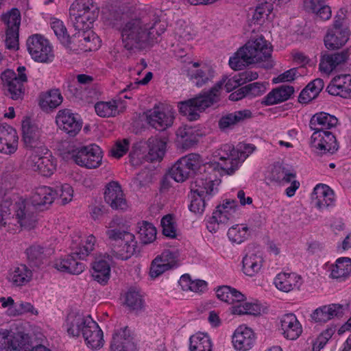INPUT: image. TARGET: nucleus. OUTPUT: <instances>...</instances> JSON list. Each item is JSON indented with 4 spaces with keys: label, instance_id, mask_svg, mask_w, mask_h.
I'll return each mask as SVG.
<instances>
[{
    "label": "nucleus",
    "instance_id": "f257e3e1",
    "mask_svg": "<svg viewBox=\"0 0 351 351\" xmlns=\"http://www.w3.org/2000/svg\"><path fill=\"white\" fill-rule=\"evenodd\" d=\"M159 24H152L147 18L132 19L127 21L121 29L122 43L128 50L143 49L156 41L160 34L154 29Z\"/></svg>",
    "mask_w": 351,
    "mask_h": 351
},
{
    "label": "nucleus",
    "instance_id": "f03ea898",
    "mask_svg": "<svg viewBox=\"0 0 351 351\" xmlns=\"http://www.w3.org/2000/svg\"><path fill=\"white\" fill-rule=\"evenodd\" d=\"M272 51L271 44L262 35L252 36L229 59V65L234 70L266 60Z\"/></svg>",
    "mask_w": 351,
    "mask_h": 351
},
{
    "label": "nucleus",
    "instance_id": "7ed1b4c3",
    "mask_svg": "<svg viewBox=\"0 0 351 351\" xmlns=\"http://www.w3.org/2000/svg\"><path fill=\"white\" fill-rule=\"evenodd\" d=\"M66 326L70 336L79 337L82 335L88 348L97 350L104 346L103 331L90 316L71 313L66 319Z\"/></svg>",
    "mask_w": 351,
    "mask_h": 351
},
{
    "label": "nucleus",
    "instance_id": "20e7f679",
    "mask_svg": "<svg viewBox=\"0 0 351 351\" xmlns=\"http://www.w3.org/2000/svg\"><path fill=\"white\" fill-rule=\"evenodd\" d=\"M350 21L344 9H339L335 16L332 25L324 37V45L330 50L338 49L348 42L350 35Z\"/></svg>",
    "mask_w": 351,
    "mask_h": 351
},
{
    "label": "nucleus",
    "instance_id": "39448f33",
    "mask_svg": "<svg viewBox=\"0 0 351 351\" xmlns=\"http://www.w3.org/2000/svg\"><path fill=\"white\" fill-rule=\"evenodd\" d=\"M69 12L74 27L81 31L91 28L98 17L99 8L93 0H76L71 4Z\"/></svg>",
    "mask_w": 351,
    "mask_h": 351
},
{
    "label": "nucleus",
    "instance_id": "423d86ee",
    "mask_svg": "<svg viewBox=\"0 0 351 351\" xmlns=\"http://www.w3.org/2000/svg\"><path fill=\"white\" fill-rule=\"evenodd\" d=\"M219 100V89H210L204 94L179 103V110L189 121L199 118V112Z\"/></svg>",
    "mask_w": 351,
    "mask_h": 351
},
{
    "label": "nucleus",
    "instance_id": "0eeeda50",
    "mask_svg": "<svg viewBox=\"0 0 351 351\" xmlns=\"http://www.w3.org/2000/svg\"><path fill=\"white\" fill-rule=\"evenodd\" d=\"M71 158L79 166L87 169H95L100 166L102 152L96 145L75 147L69 151Z\"/></svg>",
    "mask_w": 351,
    "mask_h": 351
},
{
    "label": "nucleus",
    "instance_id": "6e6552de",
    "mask_svg": "<svg viewBox=\"0 0 351 351\" xmlns=\"http://www.w3.org/2000/svg\"><path fill=\"white\" fill-rule=\"evenodd\" d=\"M146 144L148 153L145 156L141 152V150H137L133 147L130 153V162L132 165H140L142 158H145L147 161L153 162L160 160L163 158L166 150V141L164 139L152 136L147 140Z\"/></svg>",
    "mask_w": 351,
    "mask_h": 351
},
{
    "label": "nucleus",
    "instance_id": "1a4fd4ad",
    "mask_svg": "<svg viewBox=\"0 0 351 351\" xmlns=\"http://www.w3.org/2000/svg\"><path fill=\"white\" fill-rule=\"evenodd\" d=\"M27 47L33 60L39 62H49L53 59L52 46L49 41L40 34H34L27 40Z\"/></svg>",
    "mask_w": 351,
    "mask_h": 351
},
{
    "label": "nucleus",
    "instance_id": "9d476101",
    "mask_svg": "<svg viewBox=\"0 0 351 351\" xmlns=\"http://www.w3.org/2000/svg\"><path fill=\"white\" fill-rule=\"evenodd\" d=\"M27 165L33 171L43 176H50L56 171L57 163L51 152L45 149L44 153L39 150L34 151L28 158Z\"/></svg>",
    "mask_w": 351,
    "mask_h": 351
},
{
    "label": "nucleus",
    "instance_id": "9b49d317",
    "mask_svg": "<svg viewBox=\"0 0 351 351\" xmlns=\"http://www.w3.org/2000/svg\"><path fill=\"white\" fill-rule=\"evenodd\" d=\"M237 202L235 200H226L217 206L213 216L209 218L206 227L210 232H216L220 224H226L231 220L236 213Z\"/></svg>",
    "mask_w": 351,
    "mask_h": 351
},
{
    "label": "nucleus",
    "instance_id": "f8f14e48",
    "mask_svg": "<svg viewBox=\"0 0 351 351\" xmlns=\"http://www.w3.org/2000/svg\"><path fill=\"white\" fill-rule=\"evenodd\" d=\"M114 243L111 247V258L128 260L136 252L137 241L135 237L130 232L123 233L120 238L112 240Z\"/></svg>",
    "mask_w": 351,
    "mask_h": 351
},
{
    "label": "nucleus",
    "instance_id": "ddd939ff",
    "mask_svg": "<svg viewBox=\"0 0 351 351\" xmlns=\"http://www.w3.org/2000/svg\"><path fill=\"white\" fill-rule=\"evenodd\" d=\"M311 147L320 154H334L339 149L336 137L329 131H316L311 138Z\"/></svg>",
    "mask_w": 351,
    "mask_h": 351
},
{
    "label": "nucleus",
    "instance_id": "4468645a",
    "mask_svg": "<svg viewBox=\"0 0 351 351\" xmlns=\"http://www.w3.org/2000/svg\"><path fill=\"white\" fill-rule=\"evenodd\" d=\"M215 75V68L210 62L205 61L191 62L190 77L197 86H208Z\"/></svg>",
    "mask_w": 351,
    "mask_h": 351
},
{
    "label": "nucleus",
    "instance_id": "2eb2a0df",
    "mask_svg": "<svg viewBox=\"0 0 351 351\" xmlns=\"http://www.w3.org/2000/svg\"><path fill=\"white\" fill-rule=\"evenodd\" d=\"M56 122L62 130L71 136H75L80 131L82 126V122L79 116L66 108L58 112Z\"/></svg>",
    "mask_w": 351,
    "mask_h": 351
},
{
    "label": "nucleus",
    "instance_id": "dca6fc26",
    "mask_svg": "<svg viewBox=\"0 0 351 351\" xmlns=\"http://www.w3.org/2000/svg\"><path fill=\"white\" fill-rule=\"evenodd\" d=\"M147 123L158 130H164L171 126L174 119L173 112L160 106H155L147 112Z\"/></svg>",
    "mask_w": 351,
    "mask_h": 351
},
{
    "label": "nucleus",
    "instance_id": "f3484780",
    "mask_svg": "<svg viewBox=\"0 0 351 351\" xmlns=\"http://www.w3.org/2000/svg\"><path fill=\"white\" fill-rule=\"evenodd\" d=\"M15 215L18 223L24 229L31 230L36 225L35 208L28 202L21 200L16 202Z\"/></svg>",
    "mask_w": 351,
    "mask_h": 351
},
{
    "label": "nucleus",
    "instance_id": "a211bd4d",
    "mask_svg": "<svg viewBox=\"0 0 351 351\" xmlns=\"http://www.w3.org/2000/svg\"><path fill=\"white\" fill-rule=\"evenodd\" d=\"M27 260L33 269H40L47 264L53 250L40 245H32L26 249Z\"/></svg>",
    "mask_w": 351,
    "mask_h": 351
},
{
    "label": "nucleus",
    "instance_id": "6ab92c4d",
    "mask_svg": "<svg viewBox=\"0 0 351 351\" xmlns=\"http://www.w3.org/2000/svg\"><path fill=\"white\" fill-rule=\"evenodd\" d=\"M104 199L112 209L125 210L128 208L125 195L117 182L112 181L107 184L104 193Z\"/></svg>",
    "mask_w": 351,
    "mask_h": 351
},
{
    "label": "nucleus",
    "instance_id": "aec40b11",
    "mask_svg": "<svg viewBox=\"0 0 351 351\" xmlns=\"http://www.w3.org/2000/svg\"><path fill=\"white\" fill-rule=\"evenodd\" d=\"M19 136L15 129L7 124L0 125V152L14 153L18 147Z\"/></svg>",
    "mask_w": 351,
    "mask_h": 351
},
{
    "label": "nucleus",
    "instance_id": "412c9836",
    "mask_svg": "<svg viewBox=\"0 0 351 351\" xmlns=\"http://www.w3.org/2000/svg\"><path fill=\"white\" fill-rule=\"evenodd\" d=\"M136 347L128 327L117 330L110 342V351H136Z\"/></svg>",
    "mask_w": 351,
    "mask_h": 351
},
{
    "label": "nucleus",
    "instance_id": "4be33fe9",
    "mask_svg": "<svg viewBox=\"0 0 351 351\" xmlns=\"http://www.w3.org/2000/svg\"><path fill=\"white\" fill-rule=\"evenodd\" d=\"M110 255L104 254L97 256L92 263L91 276L94 280L101 285H106L110 278V266L106 259H110Z\"/></svg>",
    "mask_w": 351,
    "mask_h": 351
},
{
    "label": "nucleus",
    "instance_id": "5701e85b",
    "mask_svg": "<svg viewBox=\"0 0 351 351\" xmlns=\"http://www.w3.org/2000/svg\"><path fill=\"white\" fill-rule=\"evenodd\" d=\"M62 101L63 97L59 89H48L42 92L38 97V106L46 113L53 112Z\"/></svg>",
    "mask_w": 351,
    "mask_h": 351
},
{
    "label": "nucleus",
    "instance_id": "b1692460",
    "mask_svg": "<svg viewBox=\"0 0 351 351\" xmlns=\"http://www.w3.org/2000/svg\"><path fill=\"white\" fill-rule=\"evenodd\" d=\"M280 327L285 338L297 339L302 332V327L293 313L285 314L280 318Z\"/></svg>",
    "mask_w": 351,
    "mask_h": 351
},
{
    "label": "nucleus",
    "instance_id": "393cba45",
    "mask_svg": "<svg viewBox=\"0 0 351 351\" xmlns=\"http://www.w3.org/2000/svg\"><path fill=\"white\" fill-rule=\"evenodd\" d=\"M255 341V335L251 328L243 326H239L232 337V343L236 350L247 351L250 350Z\"/></svg>",
    "mask_w": 351,
    "mask_h": 351
},
{
    "label": "nucleus",
    "instance_id": "a878e982",
    "mask_svg": "<svg viewBox=\"0 0 351 351\" xmlns=\"http://www.w3.org/2000/svg\"><path fill=\"white\" fill-rule=\"evenodd\" d=\"M313 204L319 210H324L333 204L335 201L332 190L326 184H317L311 195Z\"/></svg>",
    "mask_w": 351,
    "mask_h": 351
},
{
    "label": "nucleus",
    "instance_id": "bb28decb",
    "mask_svg": "<svg viewBox=\"0 0 351 351\" xmlns=\"http://www.w3.org/2000/svg\"><path fill=\"white\" fill-rule=\"evenodd\" d=\"M257 78V73L252 71H247L232 77L223 75L217 82L215 88H239L244 84Z\"/></svg>",
    "mask_w": 351,
    "mask_h": 351
},
{
    "label": "nucleus",
    "instance_id": "cd10ccee",
    "mask_svg": "<svg viewBox=\"0 0 351 351\" xmlns=\"http://www.w3.org/2000/svg\"><path fill=\"white\" fill-rule=\"evenodd\" d=\"M79 257L73 252L66 258L56 260L53 267L57 270L62 272H67L74 275H78L84 270V265L78 261Z\"/></svg>",
    "mask_w": 351,
    "mask_h": 351
},
{
    "label": "nucleus",
    "instance_id": "c85d7f7f",
    "mask_svg": "<svg viewBox=\"0 0 351 351\" xmlns=\"http://www.w3.org/2000/svg\"><path fill=\"white\" fill-rule=\"evenodd\" d=\"M343 314V305L332 304L315 309L311 314V318L315 322H326L335 317H341Z\"/></svg>",
    "mask_w": 351,
    "mask_h": 351
},
{
    "label": "nucleus",
    "instance_id": "c756f323",
    "mask_svg": "<svg viewBox=\"0 0 351 351\" xmlns=\"http://www.w3.org/2000/svg\"><path fill=\"white\" fill-rule=\"evenodd\" d=\"M22 130L25 145L30 147H36L40 141L42 133L38 124L26 117L22 122Z\"/></svg>",
    "mask_w": 351,
    "mask_h": 351
},
{
    "label": "nucleus",
    "instance_id": "7c9ffc66",
    "mask_svg": "<svg viewBox=\"0 0 351 351\" xmlns=\"http://www.w3.org/2000/svg\"><path fill=\"white\" fill-rule=\"evenodd\" d=\"M234 154L232 153L228 158L221 157V163L217 162H209L206 167L213 171L219 172L221 171L226 174H232L243 162L240 157L239 156H236Z\"/></svg>",
    "mask_w": 351,
    "mask_h": 351
},
{
    "label": "nucleus",
    "instance_id": "2f4dec72",
    "mask_svg": "<svg viewBox=\"0 0 351 351\" xmlns=\"http://www.w3.org/2000/svg\"><path fill=\"white\" fill-rule=\"evenodd\" d=\"M252 116V112L247 109L235 111L222 116L219 120L218 125L221 130L225 131L232 128L239 123L250 119Z\"/></svg>",
    "mask_w": 351,
    "mask_h": 351
},
{
    "label": "nucleus",
    "instance_id": "473e14b6",
    "mask_svg": "<svg viewBox=\"0 0 351 351\" xmlns=\"http://www.w3.org/2000/svg\"><path fill=\"white\" fill-rule=\"evenodd\" d=\"M338 119L328 113L321 112L314 114L310 121V128L314 132L328 131L337 125Z\"/></svg>",
    "mask_w": 351,
    "mask_h": 351
},
{
    "label": "nucleus",
    "instance_id": "72a5a7b5",
    "mask_svg": "<svg viewBox=\"0 0 351 351\" xmlns=\"http://www.w3.org/2000/svg\"><path fill=\"white\" fill-rule=\"evenodd\" d=\"M348 59V53L341 51L332 54H325L322 56L319 69L325 73H331L337 66L343 64Z\"/></svg>",
    "mask_w": 351,
    "mask_h": 351
},
{
    "label": "nucleus",
    "instance_id": "f704fd0d",
    "mask_svg": "<svg viewBox=\"0 0 351 351\" xmlns=\"http://www.w3.org/2000/svg\"><path fill=\"white\" fill-rule=\"evenodd\" d=\"M73 38L75 40L84 42L81 44L82 51H96L101 47L99 37L93 31L81 30Z\"/></svg>",
    "mask_w": 351,
    "mask_h": 351
},
{
    "label": "nucleus",
    "instance_id": "c9c22d12",
    "mask_svg": "<svg viewBox=\"0 0 351 351\" xmlns=\"http://www.w3.org/2000/svg\"><path fill=\"white\" fill-rule=\"evenodd\" d=\"M25 67H19V73L16 74L14 71L7 69L1 73V79L3 86L8 88H17L24 86L27 81V76L23 73Z\"/></svg>",
    "mask_w": 351,
    "mask_h": 351
},
{
    "label": "nucleus",
    "instance_id": "e433bc0d",
    "mask_svg": "<svg viewBox=\"0 0 351 351\" xmlns=\"http://www.w3.org/2000/svg\"><path fill=\"white\" fill-rule=\"evenodd\" d=\"M58 197V192L49 186H43L38 188L32 196V205L35 206L51 204Z\"/></svg>",
    "mask_w": 351,
    "mask_h": 351
},
{
    "label": "nucleus",
    "instance_id": "4c0bfd02",
    "mask_svg": "<svg viewBox=\"0 0 351 351\" xmlns=\"http://www.w3.org/2000/svg\"><path fill=\"white\" fill-rule=\"evenodd\" d=\"M213 190L214 183L211 177L204 178L202 176H199L195 178L191 186V191L193 195L206 197L208 199H210Z\"/></svg>",
    "mask_w": 351,
    "mask_h": 351
},
{
    "label": "nucleus",
    "instance_id": "58836bf2",
    "mask_svg": "<svg viewBox=\"0 0 351 351\" xmlns=\"http://www.w3.org/2000/svg\"><path fill=\"white\" fill-rule=\"evenodd\" d=\"M274 5L269 0H261L252 16L254 23L261 25L265 21H271L274 18Z\"/></svg>",
    "mask_w": 351,
    "mask_h": 351
},
{
    "label": "nucleus",
    "instance_id": "ea45409f",
    "mask_svg": "<svg viewBox=\"0 0 351 351\" xmlns=\"http://www.w3.org/2000/svg\"><path fill=\"white\" fill-rule=\"evenodd\" d=\"M263 263L261 255L256 253L247 254L243 258V271L246 276H254L261 271Z\"/></svg>",
    "mask_w": 351,
    "mask_h": 351
},
{
    "label": "nucleus",
    "instance_id": "a19ab883",
    "mask_svg": "<svg viewBox=\"0 0 351 351\" xmlns=\"http://www.w3.org/2000/svg\"><path fill=\"white\" fill-rule=\"evenodd\" d=\"M32 277V271L26 265H19L10 269L9 280L16 286H22L29 282Z\"/></svg>",
    "mask_w": 351,
    "mask_h": 351
},
{
    "label": "nucleus",
    "instance_id": "79ce46f5",
    "mask_svg": "<svg viewBox=\"0 0 351 351\" xmlns=\"http://www.w3.org/2000/svg\"><path fill=\"white\" fill-rule=\"evenodd\" d=\"M351 275V258H339L335 264L330 267V277L334 279L345 280Z\"/></svg>",
    "mask_w": 351,
    "mask_h": 351
},
{
    "label": "nucleus",
    "instance_id": "37998d69",
    "mask_svg": "<svg viewBox=\"0 0 351 351\" xmlns=\"http://www.w3.org/2000/svg\"><path fill=\"white\" fill-rule=\"evenodd\" d=\"M300 277L295 274L280 273L274 280L276 288L284 292H289L297 287Z\"/></svg>",
    "mask_w": 351,
    "mask_h": 351
},
{
    "label": "nucleus",
    "instance_id": "c03bdc74",
    "mask_svg": "<svg viewBox=\"0 0 351 351\" xmlns=\"http://www.w3.org/2000/svg\"><path fill=\"white\" fill-rule=\"evenodd\" d=\"M180 158L182 160V164L187 167L193 175L200 171L202 167L204 168V171H211L206 167L209 162H205L202 157L198 154L191 153Z\"/></svg>",
    "mask_w": 351,
    "mask_h": 351
},
{
    "label": "nucleus",
    "instance_id": "a18cd8bd",
    "mask_svg": "<svg viewBox=\"0 0 351 351\" xmlns=\"http://www.w3.org/2000/svg\"><path fill=\"white\" fill-rule=\"evenodd\" d=\"M108 229L106 231V235L110 240L117 239L123 235V233H128V226L125 221L118 217H114L106 226Z\"/></svg>",
    "mask_w": 351,
    "mask_h": 351
},
{
    "label": "nucleus",
    "instance_id": "49530a36",
    "mask_svg": "<svg viewBox=\"0 0 351 351\" xmlns=\"http://www.w3.org/2000/svg\"><path fill=\"white\" fill-rule=\"evenodd\" d=\"M184 291L190 290L193 292H204L207 289V282L202 280H192L189 274L182 275L179 281Z\"/></svg>",
    "mask_w": 351,
    "mask_h": 351
},
{
    "label": "nucleus",
    "instance_id": "de8ad7c7",
    "mask_svg": "<svg viewBox=\"0 0 351 351\" xmlns=\"http://www.w3.org/2000/svg\"><path fill=\"white\" fill-rule=\"evenodd\" d=\"M191 351H212L209 337L204 333H197L190 337Z\"/></svg>",
    "mask_w": 351,
    "mask_h": 351
},
{
    "label": "nucleus",
    "instance_id": "09e8293b",
    "mask_svg": "<svg viewBox=\"0 0 351 351\" xmlns=\"http://www.w3.org/2000/svg\"><path fill=\"white\" fill-rule=\"evenodd\" d=\"M169 176L177 182H183L193 175L180 158L171 168Z\"/></svg>",
    "mask_w": 351,
    "mask_h": 351
},
{
    "label": "nucleus",
    "instance_id": "8fccbe9b",
    "mask_svg": "<svg viewBox=\"0 0 351 351\" xmlns=\"http://www.w3.org/2000/svg\"><path fill=\"white\" fill-rule=\"evenodd\" d=\"M95 110L97 114L101 117H114L118 114L117 100L97 102L95 105Z\"/></svg>",
    "mask_w": 351,
    "mask_h": 351
},
{
    "label": "nucleus",
    "instance_id": "3c124183",
    "mask_svg": "<svg viewBox=\"0 0 351 351\" xmlns=\"http://www.w3.org/2000/svg\"><path fill=\"white\" fill-rule=\"evenodd\" d=\"M294 93V89H272L265 97L266 105H274L287 100Z\"/></svg>",
    "mask_w": 351,
    "mask_h": 351
},
{
    "label": "nucleus",
    "instance_id": "603ef678",
    "mask_svg": "<svg viewBox=\"0 0 351 351\" xmlns=\"http://www.w3.org/2000/svg\"><path fill=\"white\" fill-rule=\"evenodd\" d=\"M1 19L7 26V30L19 31L21 24V14L18 9L13 8L1 16Z\"/></svg>",
    "mask_w": 351,
    "mask_h": 351
},
{
    "label": "nucleus",
    "instance_id": "864d4df0",
    "mask_svg": "<svg viewBox=\"0 0 351 351\" xmlns=\"http://www.w3.org/2000/svg\"><path fill=\"white\" fill-rule=\"evenodd\" d=\"M231 313L234 315H256L260 314L261 308L256 304L249 302H241L234 304L231 307Z\"/></svg>",
    "mask_w": 351,
    "mask_h": 351
},
{
    "label": "nucleus",
    "instance_id": "5fc2aeb1",
    "mask_svg": "<svg viewBox=\"0 0 351 351\" xmlns=\"http://www.w3.org/2000/svg\"><path fill=\"white\" fill-rule=\"evenodd\" d=\"M19 340L12 335L0 332V351H22Z\"/></svg>",
    "mask_w": 351,
    "mask_h": 351
},
{
    "label": "nucleus",
    "instance_id": "6e6d98bb",
    "mask_svg": "<svg viewBox=\"0 0 351 351\" xmlns=\"http://www.w3.org/2000/svg\"><path fill=\"white\" fill-rule=\"evenodd\" d=\"M138 234L143 243H150L156 237V229L152 223L147 221H143L140 223Z\"/></svg>",
    "mask_w": 351,
    "mask_h": 351
},
{
    "label": "nucleus",
    "instance_id": "4d7b16f0",
    "mask_svg": "<svg viewBox=\"0 0 351 351\" xmlns=\"http://www.w3.org/2000/svg\"><path fill=\"white\" fill-rule=\"evenodd\" d=\"M95 243L96 238L93 234H90L75 250L74 254L79 257V259H84L95 250Z\"/></svg>",
    "mask_w": 351,
    "mask_h": 351
},
{
    "label": "nucleus",
    "instance_id": "13d9d810",
    "mask_svg": "<svg viewBox=\"0 0 351 351\" xmlns=\"http://www.w3.org/2000/svg\"><path fill=\"white\" fill-rule=\"evenodd\" d=\"M179 141L184 147H189L193 145L197 142V138L194 134L193 130L187 126L180 127L176 132Z\"/></svg>",
    "mask_w": 351,
    "mask_h": 351
},
{
    "label": "nucleus",
    "instance_id": "bf43d9fd",
    "mask_svg": "<svg viewBox=\"0 0 351 351\" xmlns=\"http://www.w3.org/2000/svg\"><path fill=\"white\" fill-rule=\"evenodd\" d=\"M248 228L236 225L231 227L228 232V237L232 243H241L247 236Z\"/></svg>",
    "mask_w": 351,
    "mask_h": 351
},
{
    "label": "nucleus",
    "instance_id": "052dcab7",
    "mask_svg": "<svg viewBox=\"0 0 351 351\" xmlns=\"http://www.w3.org/2000/svg\"><path fill=\"white\" fill-rule=\"evenodd\" d=\"M50 27L53 31L55 35L61 43H68L66 36L68 35L66 28L61 20L57 18L50 19Z\"/></svg>",
    "mask_w": 351,
    "mask_h": 351
},
{
    "label": "nucleus",
    "instance_id": "680f3d73",
    "mask_svg": "<svg viewBox=\"0 0 351 351\" xmlns=\"http://www.w3.org/2000/svg\"><path fill=\"white\" fill-rule=\"evenodd\" d=\"M155 259H158L160 263L165 265L169 269H171L177 265L178 255L176 252L166 250L161 254L157 256Z\"/></svg>",
    "mask_w": 351,
    "mask_h": 351
},
{
    "label": "nucleus",
    "instance_id": "e2e57ef3",
    "mask_svg": "<svg viewBox=\"0 0 351 351\" xmlns=\"http://www.w3.org/2000/svg\"><path fill=\"white\" fill-rule=\"evenodd\" d=\"M130 143V141L128 138L117 141L110 151L112 156L117 158L122 157L128 151Z\"/></svg>",
    "mask_w": 351,
    "mask_h": 351
},
{
    "label": "nucleus",
    "instance_id": "0e129e2a",
    "mask_svg": "<svg viewBox=\"0 0 351 351\" xmlns=\"http://www.w3.org/2000/svg\"><path fill=\"white\" fill-rule=\"evenodd\" d=\"M125 304L132 310L141 308L143 301L141 295L135 291H128L125 297Z\"/></svg>",
    "mask_w": 351,
    "mask_h": 351
},
{
    "label": "nucleus",
    "instance_id": "69168bd1",
    "mask_svg": "<svg viewBox=\"0 0 351 351\" xmlns=\"http://www.w3.org/2000/svg\"><path fill=\"white\" fill-rule=\"evenodd\" d=\"M163 234L173 238L176 235V230L171 215H167L161 219Z\"/></svg>",
    "mask_w": 351,
    "mask_h": 351
},
{
    "label": "nucleus",
    "instance_id": "338daca9",
    "mask_svg": "<svg viewBox=\"0 0 351 351\" xmlns=\"http://www.w3.org/2000/svg\"><path fill=\"white\" fill-rule=\"evenodd\" d=\"M54 191L58 192V196L61 201V204L63 205L68 204L73 199V190L68 184L57 187V189L54 190Z\"/></svg>",
    "mask_w": 351,
    "mask_h": 351
},
{
    "label": "nucleus",
    "instance_id": "774afa93",
    "mask_svg": "<svg viewBox=\"0 0 351 351\" xmlns=\"http://www.w3.org/2000/svg\"><path fill=\"white\" fill-rule=\"evenodd\" d=\"M208 199L206 197L193 195L189 206L190 210L195 213H202L206 206V201Z\"/></svg>",
    "mask_w": 351,
    "mask_h": 351
}]
</instances>
